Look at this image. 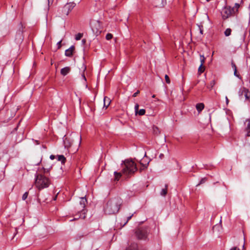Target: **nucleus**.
I'll use <instances>...</instances> for the list:
<instances>
[{"label":"nucleus","mask_w":250,"mask_h":250,"mask_svg":"<svg viewBox=\"0 0 250 250\" xmlns=\"http://www.w3.org/2000/svg\"><path fill=\"white\" fill-rule=\"evenodd\" d=\"M121 165L123 168L122 172H114L115 181H118L122 174L128 176L134 174L137 170L136 165L132 160H125L123 161Z\"/></svg>","instance_id":"nucleus-1"},{"label":"nucleus","mask_w":250,"mask_h":250,"mask_svg":"<svg viewBox=\"0 0 250 250\" xmlns=\"http://www.w3.org/2000/svg\"><path fill=\"white\" fill-rule=\"evenodd\" d=\"M122 200L120 198H115L110 199L106 203L104 210L106 214H113L118 212L122 204Z\"/></svg>","instance_id":"nucleus-2"},{"label":"nucleus","mask_w":250,"mask_h":250,"mask_svg":"<svg viewBox=\"0 0 250 250\" xmlns=\"http://www.w3.org/2000/svg\"><path fill=\"white\" fill-rule=\"evenodd\" d=\"M65 148H68L73 145L79 146L81 143V135L79 133H72L70 135H66L63 138Z\"/></svg>","instance_id":"nucleus-3"},{"label":"nucleus","mask_w":250,"mask_h":250,"mask_svg":"<svg viewBox=\"0 0 250 250\" xmlns=\"http://www.w3.org/2000/svg\"><path fill=\"white\" fill-rule=\"evenodd\" d=\"M50 184L49 179L42 173H36L35 184L39 189L47 188Z\"/></svg>","instance_id":"nucleus-4"},{"label":"nucleus","mask_w":250,"mask_h":250,"mask_svg":"<svg viewBox=\"0 0 250 250\" xmlns=\"http://www.w3.org/2000/svg\"><path fill=\"white\" fill-rule=\"evenodd\" d=\"M81 0H75L72 2H67L63 7L59 9L60 16H67L72 10L75 7L77 3H79Z\"/></svg>","instance_id":"nucleus-5"},{"label":"nucleus","mask_w":250,"mask_h":250,"mask_svg":"<svg viewBox=\"0 0 250 250\" xmlns=\"http://www.w3.org/2000/svg\"><path fill=\"white\" fill-rule=\"evenodd\" d=\"M150 229L148 227H142L135 230V234L138 239L145 240L147 238Z\"/></svg>","instance_id":"nucleus-6"},{"label":"nucleus","mask_w":250,"mask_h":250,"mask_svg":"<svg viewBox=\"0 0 250 250\" xmlns=\"http://www.w3.org/2000/svg\"><path fill=\"white\" fill-rule=\"evenodd\" d=\"M234 8L231 9L230 7H225L222 12V18L224 20L227 19L230 17L232 13L234 12Z\"/></svg>","instance_id":"nucleus-7"},{"label":"nucleus","mask_w":250,"mask_h":250,"mask_svg":"<svg viewBox=\"0 0 250 250\" xmlns=\"http://www.w3.org/2000/svg\"><path fill=\"white\" fill-rule=\"evenodd\" d=\"M24 37L23 35V32L21 30H19L16 34L15 42L16 44L20 45L22 42Z\"/></svg>","instance_id":"nucleus-8"},{"label":"nucleus","mask_w":250,"mask_h":250,"mask_svg":"<svg viewBox=\"0 0 250 250\" xmlns=\"http://www.w3.org/2000/svg\"><path fill=\"white\" fill-rule=\"evenodd\" d=\"M133 213H131L127 216H125L123 220L120 222V225L122 227L125 226L128 222V221L132 218Z\"/></svg>","instance_id":"nucleus-9"},{"label":"nucleus","mask_w":250,"mask_h":250,"mask_svg":"<svg viewBox=\"0 0 250 250\" xmlns=\"http://www.w3.org/2000/svg\"><path fill=\"white\" fill-rule=\"evenodd\" d=\"M75 47L72 45L68 49H66L65 51V55L67 57H71L73 55V53L74 51Z\"/></svg>","instance_id":"nucleus-10"},{"label":"nucleus","mask_w":250,"mask_h":250,"mask_svg":"<svg viewBox=\"0 0 250 250\" xmlns=\"http://www.w3.org/2000/svg\"><path fill=\"white\" fill-rule=\"evenodd\" d=\"M245 130L247 131L246 136H250V119H247L245 122Z\"/></svg>","instance_id":"nucleus-11"},{"label":"nucleus","mask_w":250,"mask_h":250,"mask_svg":"<svg viewBox=\"0 0 250 250\" xmlns=\"http://www.w3.org/2000/svg\"><path fill=\"white\" fill-rule=\"evenodd\" d=\"M82 69V71H83L82 73V80L83 82V83L87 86V85L86 84V77L84 75V71H85V70L86 69V67L84 64H83Z\"/></svg>","instance_id":"nucleus-12"},{"label":"nucleus","mask_w":250,"mask_h":250,"mask_svg":"<svg viewBox=\"0 0 250 250\" xmlns=\"http://www.w3.org/2000/svg\"><path fill=\"white\" fill-rule=\"evenodd\" d=\"M70 68L68 66L62 68L61 70V74L63 76H65L70 72Z\"/></svg>","instance_id":"nucleus-13"},{"label":"nucleus","mask_w":250,"mask_h":250,"mask_svg":"<svg viewBox=\"0 0 250 250\" xmlns=\"http://www.w3.org/2000/svg\"><path fill=\"white\" fill-rule=\"evenodd\" d=\"M110 102L111 101L109 98L107 97H104V107L107 108L109 105Z\"/></svg>","instance_id":"nucleus-14"},{"label":"nucleus","mask_w":250,"mask_h":250,"mask_svg":"<svg viewBox=\"0 0 250 250\" xmlns=\"http://www.w3.org/2000/svg\"><path fill=\"white\" fill-rule=\"evenodd\" d=\"M243 91L244 92V97L245 98L246 100H249L250 97V91L245 87H243Z\"/></svg>","instance_id":"nucleus-15"},{"label":"nucleus","mask_w":250,"mask_h":250,"mask_svg":"<svg viewBox=\"0 0 250 250\" xmlns=\"http://www.w3.org/2000/svg\"><path fill=\"white\" fill-rule=\"evenodd\" d=\"M125 250H138L137 244L136 243L131 244Z\"/></svg>","instance_id":"nucleus-16"},{"label":"nucleus","mask_w":250,"mask_h":250,"mask_svg":"<svg viewBox=\"0 0 250 250\" xmlns=\"http://www.w3.org/2000/svg\"><path fill=\"white\" fill-rule=\"evenodd\" d=\"M196 108L199 112H200L204 108V104L203 103H198L196 105Z\"/></svg>","instance_id":"nucleus-17"},{"label":"nucleus","mask_w":250,"mask_h":250,"mask_svg":"<svg viewBox=\"0 0 250 250\" xmlns=\"http://www.w3.org/2000/svg\"><path fill=\"white\" fill-rule=\"evenodd\" d=\"M167 188H168L167 185L166 184L165 188L162 189V190L160 192V194L162 196H165L167 195Z\"/></svg>","instance_id":"nucleus-18"},{"label":"nucleus","mask_w":250,"mask_h":250,"mask_svg":"<svg viewBox=\"0 0 250 250\" xmlns=\"http://www.w3.org/2000/svg\"><path fill=\"white\" fill-rule=\"evenodd\" d=\"M87 203V200L86 198L84 197H82L81 198V201L80 202V204L82 208H84L86 203Z\"/></svg>","instance_id":"nucleus-19"},{"label":"nucleus","mask_w":250,"mask_h":250,"mask_svg":"<svg viewBox=\"0 0 250 250\" xmlns=\"http://www.w3.org/2000/svg\"><path fill=\"white\" fill-rule=\"evenodd\" d=\"M57 157L58 158V160L59 161H61L62 164H64V163L66 161V158H65V157L63 155H57Z\"/></svg>","instance_id":"nucleus-20"},{"label":"nucleus","mask_w":250,"mask_h":250,"mask_svg":"<svg viewBox=\"0 0 250 250\" xmlns=\"http://www.w3.org/2000/svg\"><path fill=\"white\" fill-rule=\"evenodd\" d=\"M150 160L148 161H145V160L140 162V164L143 167V169L147 168Z\"/></svg>","instance_id":"nucleus-21"},{"label":"nucleus","mask_w":250,"mask_h":250,"mask_svg":"<svg viewBox=\"0 0 250 250\" xmlns=\"http://www.w3.org/2000/svg\"><path fill=\"white\" fill-rule=\"evenodd\" d=\"M152 130H153V134L155 135H157L160 133V131H159V128L155 125L153 126Z\"/></svg>","instance_id":"nucleus-22"},{"label":"nucleus","mask_w":250,"mask_h":250,"mask_svg":"<svg viewBox=\"0 0 250 250\" xmlns=\"http://www.w3.org/2000/svg\"><path fill=\"white\" fill-rule=\"evenodd\" d=\"M244 94V92L243 91V87L240 88L238 91V95L239 96V98L240 99H243V96Z\"/></svg>","instance_id":"nucleus-23"},{"label":"nucleus","mask_w":250,"mask_h":250,"mask_svg":"<svg viewBox=\"0 0 250 250\" xmlns=\"http://www.w3.org/2000/svg\"><path fill=\"white\" fill-rule=\"evenodd\" d=\"M205 70V67L202 65V64H200L198 68V73L199 74L202 73Z\"/></svg>","instance_id":"nucleus-24"},{"label":"nucleus","mask_w":250,"mask_h":250,"mask_svg":"<svg viewBox=\"0 0 250 250\" xmlns=\"http://www.w3.org/2000/svg\"><path fill=\"white\" fill-rule=\"evenodd\" d=\"M231 33V30L230 28H227L224 32V34L226 36H229Z\"/></svg>","instance_id":"nucleus-25"},{"label":"nucleus","mask_w":250,"mask_h":250,"mask_svg":"<svg viewBox=\"0 0 250 250\" xmlns=\"http://www.w3.org/2000/svg\"><path fill=\"white\" fill-rule=\"evenodd\" d=\"M83 36V34L79 33L76 35L75 40L77 41L80 40Z\"/></svg>","instance_id":"nucleus-26"},{"label":"nucleus","mask_w":250,"mask_h":250,"mask_svg":"<svg viewBox=\"0 0 250 250\" xmlns=\"http://www.w3.org/2000/svg\"><path fill=\"white\" fill-rule=\"evenodd\" d=\"M146 113V110L144 109H141L138 111V112L136 114H138L140 116H142L145 115Z\"/></svg>","instance_id":"nucleus-27"},{"label":"nucleus","mask_w":250,"mask_h":250,"mask_svg":"<svg viewBox=\"0 0 250 250\" xmlns=\"http://www.w3.org/2000/svg\"><path fill=\"white\" fill-rule=\"evenodd\" d=\"M207 181V178L206 177L203 178L200 180L199 183L197 185V186H198L202 184L205 183Z\"/></svg>","instance_id":"nucleus-28"},{"label":"nucleus","mask_w":250,"mask_h":250,"mask_svg":"<svg viewBox=\"0 0 250 250\" xmlns=\"http://www.w3.org/2000/svg\"><path fill=\"white\" fill-rule=\"evenodd\" d=\"M205 61V58L204 57V55H200V62H201V64H202L203 65Z\"/></svg>","instance_id":"nucleus-29"},{"label":"nucleus","mask_w":250,"mask_h":250,"mask_svg":"<svg viewBox=\"0 0 250 250\" xmlns=\"http://www.w3.org/2000/svg\"><path fill=\"white\" fill-rule=\"evenodd\" d=\"M112 37H113V36L110 33L107 34L105 36V38L107 40H109L111 39L112 38Z\"/></svg>","instance_id":"nucleus-30"},{"label":"nucleus","mask_w":250,"mask_h":250,"mask_svg":"<svg viewBox=\"0 0 250 250\" xmlns=\"http://www.w3.org/2000/svg\"><path fill=\"white\" fill-rule=\"evenodd\" d=\"M165 78L166 80V82L167 83H170V79L167 75H166L165 76Z\"/></svg>","instance_id":"nucleus-31"},{"label":"nucleus","mask_w":250,"mask_h":250,"mask_svg":"<svg viewBox=\"0 0 250 250\" xmlns=\"http://www.w3.org/2000/svg\"><path fill=\"white\" fill-rule=\"evenodd\" d=\"M28 192H25L22 195V199L23 200H25L27 198V196H28Z\"/></svg>","instance_id":"nucleus-32"},{"label":"nucleus","mask_w":250,"mask_h":250,"mask_svg":"<svg viewBox=\"0 0 250 250\" xmlns=\"http://www.w3.org/2000/svg\"><path fill=\"white\" fill-rule=\"evenodd\" d=\"M139 104H136L135 105V107H134V109H135V113H137L138 112V111L139 110Z\"/></svg>","instance_id":"nucleus-33"},{"label":"nucleus","mask_w":250,"mask_h":250,"mask_svg":"<svg viewBox=\"0 0 250 250\" xmlns=\"http://www.w3.org/2000/svg\"><path fill=\"white\" fill-rule=\"evenodd\" d=\"M54 0H48V6L47 8V10L48 11L49 9V5L50 3H52Z\"/></svg>","instance_id":"nucleus-34"},{"label":"nucleus","mask_w":250,"mask_h":250,"mask_svg":"<svg viewBox=\"0 0 250 250\" xmlns=\"http://www.w3.org/2000/svg\"><path fill=\"white\" fill-rule=\"evenodd\" d=\"M81 212H82V213L83 215V216L81 215L79 217H81V218H82L83 219H84V218H85V215H84V214H85V210H83H83L81 211Z\"/></svg>","instance_id":"nucleus-35"},{"label":"nucleus","mask_w":250,"mask_h":250,"mask_svg":"<svg viewBox=\"0 0 250 250\" xmlns=\"http://www.w3.org/2000/svg\"><path fill=\"white\" fill-rule=\"evenodd\" d=\"M231 66H232V67L233 68V69H234V70L235 69H237L236 66L233 61L231 62Z\"/></svg>","instance_id":"nucleus-36"},{"label":"nucleus","mask_w":250,"mask_h":250,"mask_svg":"<svg viewBox=\"0 0 250 250\" xmlns=\"http://www.w3.org/2000/svg\"><path fill=\"white\" fill-rule=\"evenodd\" d=\"M234 76H235L236 77H238L239 78H240V75H238L237 74V69H235V70H234Z\"/></svg>","instance_id":"nucleus-37"},{"label":"nucleus","mask_w":250,"mask_h":250,"mask_svg":"<svg viewBox=\"0 0 250 250\" xmlns=\"http://www.w3.org/2000/svg\"><path fill=\"white\" fill-rule=\"evenodd\" d=\"M199 29H200V32L201 34H203V26L201 25V26H199Z\"/></svg>","instance_id":"nucleus-38"},{"label":"nucleus","mask_w":250,"mask_h":250,"mask_svg":"<svg viewBox=\"0 0 250 250\" xmlns=\"http://www.w3.org/2000/svg\"><path fill=\"white\" fill-rule=\"evenodd\" d=\"M139 93H140L139 90H137L136 92H135V93L133 94L132 96H133V97H136V96L138 95V94Z\"/></svg>","instance_id":"nucleus-39"},{"label":"nucleus","mask_w":250,"mask_h":250,"mask_svg":"<svg viewBox=\"0 0 250 250\" xmlns=\"http://www.w3.org/2000/svg\"><path fill=\"white\" fill-rule=\"evenodd\" d=\"M84 236V235H82L81 234H78L77 235V239H81L82 237H83Z\"/></svg>","instance_id":"nucleus-40"},{"label":"nucleus","mask_w":250,"mask_h":250,"mask_svg":"<svg viewBox=\"0 0 250 250\" xmlns=\"http://www.w3.org/2000/svg\"><path fill=\"white\" fill-rule=\"evenodd\" d=\"M240 6V4L239 3H236L235 4L234 8L237 10Z\"/></svg>","instance_id":"nucleus-41"},{"label":"nucleus","mask_w":250,"mask_h":250,"mask_svg":"<svg viewBox=\"0 0 250 250\" xmlns=\"http://www.w3.org/2000/svg\"><path fill=\"white\" fill-rule=\"evenodd\" d=\"M229 250H239V249L237 247H234L231 248Z\"/></svg>","instance_id":"nucleus-42"},{"label":"nucleus","mask_w":250,"mask_h":250,"mask_svg":"<svg viewBox=\"0 0 250 250\" xmlns=\"http://www.w3.org/2000/svg\"><path fill=\"white\" fill-rule=\"evenodd\" d=\"M210 84L211 85V87H213V85L215 84V81L214 80H212L210 82Z\"/></svg>","instance_id":"nucleus-43"},{"label":"nucleus","mask_w":250,"mask_h":250,"mask_svg":"<svg viewBox=\"0 0 250 250\" xmlns=\"http://www.w3.org/2000/svg\"><path fill=\"white\" fill-rule=\"evenodd\" d=\"M55 157H56V156L55 155H51L50 156V158L51 160H54L55 158Z\"/></svg>","instance_id":"nucleus-44"},{"label":"nucleus","mask_w":250,"mask_h":250,"mask_svg":"<svg viewBox=\"0 0 250 250\" xmlns=\"http://www.w3.org/2000/svg\"><path fill=\"white\" fill-rule=\"evenodd\" d=\"M61 42H62V41H59V42H58L57 43V45H58V48H60L61 46Z\"/></svg>","instance_id":"nucleus-45"},{"label":"nucleus","mask_w":250,"mask_h":250,"mask_svg":"<svg viewBox=\"0 0 250 250\" xmlns=\"http://www.w3.org/2000/svg\"><path fill=\"white\" fill-rule=\"evenodd\" d=\"M226 103H227V104H228L229 103V99L227 98V97H226Z\"/></svg>","instance_id":"nucleus-46"},{"label":"nucleus","mask_w":250,"mask_h":250,"mask_svg":"<svg viewBox=\"0 0 250 250\" xmlns=\"http://www.w3.org/2000/svg\"><path fill=\"white\" fill-rule=\"evenodd\" d=\"M44 173H45L46 172H48L49 171L48 170H46L45 169H44Z\"/></svg>","instance_id":"nucleus-47"},{"label":"nucleus","mask_w":250,"mask_h":250,"mask_svg":"<svg viewBox=\"0 0 250 250\" xmlns=\"http://www.w3.org/2000/svg\"><path fill=\"white\" fill-rule=\"evenodd\" d=\"M238 2L242 3L243 2V0H238Z\"/></svg>","instance_id":"nucleus-48"},{"label":"nucleus","mask_w":250,"mask_h":250,"mask_svg":"<svg viewBox=\"0 0 250 250\" xmlns=\"http://www.w3.org/2000/svg\"><path fill=\"white\" fill-rule=\"evenodd\" d=\"M164 156V155H163V154H161L160 155V158H161V157H162V156Z\"/></svg>","instance_id":"nucleus-49"},{"label":"nucleus","mask_w":250,"mask_h":250,"mask_svg":"<svg viewBox=\"0 0 250 250\" xmlns=\"http://www.w3.org/2000/svg\"><path fill=\"white\" fill-rule=\"evenodd\" d=\"M155 95H153L152 96V98H155Z\"/></svg>","instance_id":"nucleus-50"},{"label":"nucleus","mask_w":250,"mask_h":250,"mask_svg":"<svg viewBox=\"0 0 250 250\" xmlns=\"http://www.w3.org/2000/svg\"><path fill=\"white\" fill-rule=\"evenodd\" d=\"M145 157H146V153L145 154Z\"/></svg>","instance_id":"nucleus-51"}]
</instances>
